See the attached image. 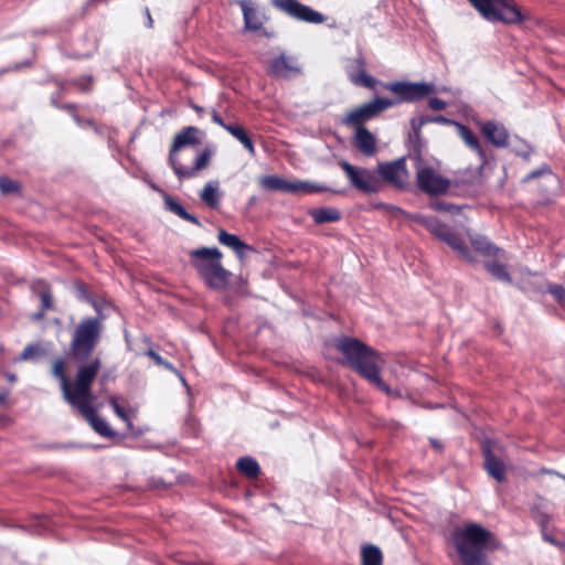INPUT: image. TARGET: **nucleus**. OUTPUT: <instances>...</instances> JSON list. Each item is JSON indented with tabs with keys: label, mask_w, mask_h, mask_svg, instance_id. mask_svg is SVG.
<instances>
[{
	"label": "nucleus",
	"mask_w": 565,
	"mask_h": 565,
	"mask_svg": "<svg viewBox=\"0 0 565 565\" xmlns=\"http://www.w3.org/2000/svg\"><path fill=\"white\" fill-rule=\"evenodd\" d=\"M145 15H146V19H147L146 26L149 28V29H152L153 28V19L151 17L149 8H147V7L145 8Z\"/></svg>",
	"instance_id": "obj_52"
},
{
	"label": "nucleus",
	"mask_w": 565,
	"mask_h": 565,
	"mask_svg": "<svg viewBox=\"0 0 565 565\" xmlns=\"http://www.w3.org/2000/svg\"><path fill=\"white\" fill-rule=\"evenodd\" d=\"M386 209L391 212L392 215L394 216H399V215H406L405 211H403L402 209L397 207V206H393V205H390V206H386Z\"/></svg>",
	"instance_id": "obj_51"
},
{
	"label": "nucleus",
	"mask_w": 565,
	"mask_h": 565,
	"mask_svg": "<svg viewBox=\"0 0 565 565\" xmlns=\"http://www.w3.org/2000/svg\"><path fill=\"white\" fill-rule=\"evenodd\" d=\"M383 87L394 94L395 98H388L394 106L401 103H413L420 100L435 92V86L427 83H409L404 81L390 82Z\"/></svg>",
	"instance_id": "obj_9"
},
{
	"label": "nucleus",
	"mask_w": 565,
	"mask_h": 565,
	"mask_svg": "<svg viewBox=\"0 0 565 565\" xmlns=\"http://www.w3.org/2000/svg\"><path fill=\"white\" fill-rule=\"evenodd\" d=\"M243 14L244 30L247 32L259 33L263 36L271 38L273 32L267 31L265 24L270 20L266 8L260 7L254 0H237Z\"/></svg>",
	"instance_id": "obj_10"
},
{
	"label": "nucleus",
	"mask_w": 565,
	"mask_h": 565,
	"mask_svg": "<svg viewBox=\"0 0 565 565\" xmlns=\"http://www.w3.org/2000/svg\"><path fill=\"white\" fill-rule=\"evenodd\" d=\"M333 347L344 358V364L362 379L386 395L392 394L391 387L382 380L379 362L380 352L358 338L341 335L334 339Z\"/></svg>",
	"instance_id": "obj_2"
},
{
	"label": "nucleus",
	"mask_w": 565,
	"mask_h": 565,
	"mask_svg": "<svg viewBox=\"0 0 565 565\" xmlns=\"http://www.w3.org/2000/svg\"><path fill=\"white\" fill-rule=\"evenodd\" d=\"M70 83L83 93H89L93 88V77L90 75L74 78Z\"/></svg>",
	"instance_id": "obj_37"
},
{
	"label": "nucleus",
	"mask_w": 565,
	"mask_h": 565,
	"mask_svg": "<svg viewBox=\"0 0 565 565\" xmlns=\"http://www.w3.org/2000/svg\"><path fill=\"white\" fill-rule=\"evenodd\" d=\"M331 191L329 188L324 185H320L317 183H312L309 181H289V192L290 193H297V192H303V193H320V192H327Z\"/></svg>",
	"instance_id": "obj_31"
},
{
	"label": "nucleus",
	"mask_w": 565,
	"mask_h": 565,
	"mask_svg": "<svg viewBox=\"0 0 565 565\" xmlns=\"http://www.w3.org/2000/svg\"><path fill=\"white\" fill-rule=\"evenodd\" d=\"M202 131L194 126L184 127L180 132H178L172 141L170 151H169V163L173 169L175 175L180 179H192L198 175V173L206 169L210 166L211 158L213 156V150L209 147L202 150V152L194 160L193 166L184 167L182 166L178 159V152L186 147V146H199L201 145Z\"/></svg>",
	"instance_id": "obj_6"
},
{
	"label": "nucleus",
	"mask_w": 565,
	"mask_h": 565,
	"mask_svg": "<svg viewBox=\"0 0 565 565\" xmlns=\"http://www.w3.org/2000/svg\"><path fill=\"white\" fill-rule=\"evenodd\" d=\"M58 109L70 113V115L73 117L74 121L77 125H81L82 120H81L79 116L77 115L78 106L76 104L65 103V104H62Z\"/></svg>",
	"instance_id": "obj_41"
},
{
	"label": "nucleus",
	"mask_w": 565,
	"mask_h": 565,
	"mask_svg": "<svg viewBox=\"0 0 565 565\" xmlns=\"http://www.w3.org/2000/svg\"><path fill=\"white\" fill-rule=\"evenodd\" d=\"M420 223L437 238L444 239L452 232V228L436 217H424Z\"/></svg>",
	"instance_id": "obj_27"
},
{
	"label": "nucleus",
	"mask_w": 565,
	"mask_h": 565,
	"mask_svg": "<svg viewBox=\"0 0 565 565\" xmlns=\"http://www.w3.org/2000/svg\"><path fill=\"white\" fill-rule=\"evenodd\" d=\"M471 245L473 249L483 256L499 257L504 255V250L495 246L489 239L483 236H477L471 238Z\"/></svg>",
	"instance_id": "obj_25"
},
{
	"label": "nucleus",
	"mask_w": 565,
	"mask_h": 565,
	"mask_svg": "<svg viewBox=\"0 0 565 565\" xmlns=\"http://www.w3.org/2000/svg\"><path fill=\"white\" fill-rule=\"evenodd\" d=\"M102 359L84 364L76 370L74 379L71 380L66 374L65 360L58 358L52 364L51 374L60 381L65 402L75 407L97 434L103 437L113 438L116 436V433L105 419L98 416L92 406L95 399L92 393V385L102 369Z\"/></svg>",
	"instance_id": "obj_1"
},
{
	"label": "nucleus",
	"mask_w": 565,
	"mask_h": 565,
	"mask_svg": "<svg viewBox=\"0 0 565 565\" xmlns=\"http://www.w3.org/2000/svg\"><path fill=\"white\" fill-rule=\"evenodd\" d=\"M376 173L381 179L398 189H404L407 185L408 172L406 169L405 158H398L391 162L379 163Z\"/></svg>",
	"instance_id": "obj_15"
},
{
	"label": "nucleus",
	"mask_w": 565,
	"mask_h": 565,
	"mask_svg": "<svg viewBox=\"0 0 565 565\" xmlns=\"http://www.w3.org/2000/svg\"><path fill=\"white\" fill-rule=\"evenodd\" d=\"M353 146L364 156L371 157L376 152V138L366 128L354 131Z\"/></svg>",
	"instance_id": "obj_21"
},
{
	"label": "nucleus",
	"mask_w": 565,
	"mask_h": 565,
	"mask_svg": "<svg viewBox=\"0 0 565 565\" xmlns=\"http://www.w3.org/2000/svg\"><path fill=\"white\" fill-rule=\"evenodd\" d=\"M547 290L559 305H565V288L562 285L551 284Z\"/></svg>",
	"instance_id": "obj_39"
},
{
	"label": "nucleus",
	"mask_w": 565,
	"mask_h": 565,
	"mask_svg": "<svg viewBox=\"0 0 565 565\" xmlns=\"http://www.w3.org/2000/svg\"><path fill=\"white\" fill-rule=\"evenodd\" d=\"M105 330L104 316L82 318L73 328L68 344V355L76 362L77 370L99 356H93L99 345Z\"/></svg>",
	"instance_id": "obj_4"
},
{
	"label": "nucleus",
	"mask_w": 565,
	"mask_h": 565,
	"mask_svg": "<svg viewBox=\"0 0 565 565\" xmlns=\"http://www.w3.org/2000/svg\"><path fill=\"white\" fill-rule=\"evenodd\" d=\"M514 152L516 156H519L525 160H530V158L533 153V148L529 143L522 142V147L515 149Z\"/></svg>",
	"instance_id": "obj_43"
},
{
	"label": "nucleus",
	"mask_w": 565,
	"mask_h": 565,
	"mask_svg": "<svg viewBox=\"0 0 565 565\" xmlns=\"http://www.w3.org/2000/svg\"><path fill=\"white\" fill-rule=\"evenodd\" d=\"M551 172H552L551 168H550L548 166H544V167H542V168H540V169H537V170H534V171H532L531 173H529V174L524 178V181L526 182V181H530V180H532V179H534V178H537V177H540V175H542V174L551 173Z\"/></svg>",
	"instance_id": "obj_45"
},
{
	"label": "nucleus",
	"mask_w": 565,
	"mask_h": 565,
	"mask_svg": "<svg viewBox=\"0 0 565 565\" xmlns=\"http://www.w3.org/2000/svg\"><path fill=\"white\" fill-rule=\"evenodd\" d=\"M190 264L205 286L215 291L225 290L232 273L222 264L223 254L216 247H200L189 253Z\"/></svg>",
	"instance_id": "obj_5"
},
{
	"label": "nucleus",
	"mask_w": 565,
	"mask_h": 565,
	"mask_svg": "<svg viewBox=\"0 0 565 565\" xmlns=\"http://www.w3.org/2000/svg\"><path fill=\"white\" fill-rule=\"evenodd\" d=\"M271 3L276 9L298 21L321 24L327 20L322 13L297 0H271Z\"/></svg>",
	"instance_id": "obj_11"
},
{
	"label": "nucleus",
	"mask_w": 565,
	"mask_h": 565,
	"mask_svg": "<svg viewBox=\"0 0 565 565\" xmlns=\"http://www.w3.org/2000/svg\"><path fill=\"white\" fill-rule=\"evenodd\" d=\"M332 192L335 193V194H342L343 193L342 190H332Z\"/></svg>",
	"instance_id": "obj_57"
},
{
	"label": "nucleus",
	"mask_w": 565,
	"mask_h": 565,
	"mask_svg": "<svg viewBox=\"0 0 565 565\" xmlns=\"http://www.w3.org/2000/svg\"><path fill=\"white\" fill-rule=\"evenodd\" d=\"M429 444L430 446L438 452H441L443 451V444L441 441H439L438 439L436 438H429Z\"/></svg>",
	"instance_id": "obj_50"
},
{
	"label": "nucleus",
	"mask_w": 565,
	"mask_h": 565,
	"mask_svg": "<svg viewBox=\"0 0 565 565\" xmlns=\"http://www.w3.org/2000/svg\"><path fill=\"white\" fill-rule=\"evenodd\" d=\"M217 239L222 245L232 248L238 257H243L245 250L252 249V247L242 241L237 235L231 234L225 230H220Z\"/></svg>",
	"instance_id": "obj_22"
},
{
	"label": "nucleus",
	"mask_w": 565,
	"mask_h": 565,
	"mask_svg": "<svg viewBox=\"0 0 565 565\" xmlns=\"http://www.w3.org/2000/svg\"><path fill=\"white\" fill-rule=\"evenodd\" d=\"M146 355L149 356L157 365H159L160 363H162V360L163 358L158 354L154 350L152 349H149L147 352H146Z\"/></svg>",
	"instance_id": "obj_48"
},
{
	"label": "nucleus",
	"mask_w": 565,
	"mask_h": 565,
	"mask_svg": "<svg viewBox=\"0 0 565 565\" xmlns=\"http://www.w3.org/2000/svg\"><path fill=\"white\" fill-rule=\"evenodd\" d=\"M190 107L201 117L204 113V108L196 105V104H190Z\"/></svg>",
	"instance_id": "obj_55"
},
{
	"label": "nucleus",
	"mask_w": 565,
	"mask_h": 565,
	"mask_svg": "<svg viewBox=\"0 0 565 565\" xmlns=\"http://www.w3.org/2000/svg\"><path fill=\"white\" fill-rule=\"evenodd\" d=\"M416 183L419 190L428 195L445 194L450 186V181L437 173L431 167L417 169Z\"/></svg>",
	"instance_id": "obj_12"
},
{
	"label": "nucleus",
	"mask_w": 565,
	"mask_h": 565,
	"mask_svg": "<svg viewBox=\"0 0 565 565\" xmlns=\"http://www.w3.org/2000/svg\"><path fill=\"white\" fill-rule=\"evenodd\" d=\"M428 106L431 110L440 111L446 108L447 104L445 100H443L438 97H433L428 100Z\"/></svg>",
	"instance_id": "obj_44"
},
{
	"label": "nucleus",
	"mask_w": 565,
	"mask_h": 565,
	"mask_svg": "<svg viewBox=\"0 0 565 565\" xmlns=\"http://www.w3.org/2000/svg\"><path fill=\"white\" fill-rule=\"evenodd\" d=\"M211 117H212V120L217 124L218 126L223 127L225 130H226V127L230 126V124H225L224 120L222 119V117L216 113L215 109H212L211 110Z\"/></svg>",
	"instance_id": "obj_46"
},
{
	"label": "nucleus",
	"mask_w": 565,
	"mask_h": 565,
	"mask_svg": "<svg viewBox=\"0 0 565 565\" xmlns=\"http://www.w3.org/2000/svg\"><path fill=\"white\" fill-rule=\"evenodd\" d=\"M483 468L487 473L499 483L505 481L507 465L497 457L489 443L482 445Z\"/></svg>",
	"instance_id": "obj_19"
},
{
	"label": "nucleus",
	"mask_w": 565,
	"mask_h": 565,
	"mask_svg": "<svg viewBox=\"0 0 565 565\" xmlns=\"http://www.w3.org/2000/svg\"><path fill=\"white\" fill-rule=\"evenodd\" d=\"M383 555L375 545H367L362 548V565H382Z\"/></svg>",
	"instance_id": "obj_33"
},
{
	"label": "nucleus",
	"mask_w": 565,
	"mask_h": 565,
	"mask_svg": "<svg viewBox=\"0 0 565 565\" xmlns=\"http://www.w3.org/2000/svg\"><path fill=\"white\" fill-rule=\"evenodd\" d=\"M308 214L318 225L341 220V212L335 207H319L309 210Z\"/></svg>",
	"instance_id": "obj_23"
},
{
	"label": "nucleus",
	"mask_w": 565,
	"mask_h": 565,
	"mask_svg": "<svg viewBox=\"0 0 565 565\" xmlns=\"http://www.w3.org/2000/svg\"><path fill=\"white\" fill-rule=\"evenodd\" d=\"M56 84L61 88V92L64 90V83L63 82H56Z\"/></svg>",
	"instance_id": "obj_56"
},
{
	"label": "nucleus",
	"mask_w": 565,
	"mask_h": 565,
	"mask_svg": "<svg viewBox=\"0 0 565 565\" xmlns=\"http://www.w3.org/2000/svg\"><path fill=\"white\" fill-rule=\"evenodd\" d=\"M109 404L110 406L113 407L115 414L120 418L122 419L125 423H127L128 426H131V420H130V417L128 415V412L119 405L118 403V398L115 397V396H111L109 398Z\"/></svg>",
	"instance_id": "obj_38"
},
{
	"label": "nucleus",
	"mask_w": 565,
	"mask_h": 565,
	"mask_svg": "<svg viewBox=\"0 0 565 565\" xmlns=\"http://www.w3.org/2000/svg\"><path fill=\"white\" fill-rule=\"evenodd\" d=\"M259 184L268 191L289 192V181L278 175H263L259 178Z\"/></svg>",
	"instance_id": "obj_29"
},
{
	"label": "nucleus",
	"mask_w": 565,
	"mask_h": 565,
	"mask_svg": "<svg viewBox=\"0 0 565 565\" xmlns=\"http://www.w3.org/2000/svg\"><path fill=\"white\" fill-rule=\"evenodd\" d=\"M456 129L466 146L478 154L480 167L483 168L487 164L488 159L486 150L482 148L478 136L472 131L470 127L461 122L456 124Z\"/></svg>",
	"instance_id": "obj_20"
},
{
	"label": "nucleus",
	"mask_w": 565,
	"mask_h": 565,
	"mask_svg": "<svg viewBox=\"0 0 565 565\" xmlns=\"http://www.w3.org/2000/svg\"><path fill=\"white\" fill-rule=\"evenodd\" d=\"M349 81L356 87L375 90L380 81L366 72V61L362 55L348 60L344 67Z\"/></svg>",
	"instance_id": "obj_14"
},
{
	"label": "nucleus",
	"mask_w": 565,
	"mask_h": 565,
	"mask_svg": "<svg viewBox=\"0 0 565 565\" xmlns=\"http://www.w3.org/2000/svg\"><path fill=\"white\" fill-rule=\"evenodd\" d=\"M433 207L436 211L448 212V213H457L459 211L458 206H456L451 203H448V202H444V201L435 203L433 205Z\"/></svg>",
	"instance_id": "obj_42"
},
{
	"label": "nucleus",
	"mask_w": 565,
	"mask_h": 565,
	"mask_svg": "<svg viewBox=\"0 0 565 565\" xmlns=\"http://www.w3.org/2000/svg\"><path fill=\"white\" fill-rule=\"evenodd\" d=\"M226 131L230 132L234 138H236L239 142L248 136L243 126L238 124H230L226 127Z\"/></svg>",
	"instance_id": "obj_40"
},
{
	"label": "nucleus",
	"mask_w": 565,
	"mask_h": 565,
	"mask_svg": "<svg viewBox=\"0 0 565 565\" xmlns=\"http://www.w3.org/2000/svg\"><path fill=\"white\" fill-rule=\"evenodd\" d=\"M39 298L41 301V309H43V311L47 312L50 310H55L53 295L49 286L39 292Z\"/></svg>",
	"instance_id": "obj_36"
},
{
	"label": "nucleus",
	"mask_w": 565,
	"mask_h": 565,
	"mask_svg": "<svg viewBox=\"0 0 565 565\" xmlns=\"http://www.w3.org/2000/svg\"><path fill=\"white\" fill-rule=\"evenodd\" d=\"M200 199L213 210L220 205L221 195L218 194L217 183L209 182L200 193Z\"/></svg>",
	"instance_id": "obj_30"
},
{
	"label": "nucleus",
	"mask_w": 565,
	"mask_h": 565,
	"mask_svg": "<svg viewBox=\"0 0 565 565\" xmlns=\"http://www.w3.org/2000/svg\"><path fill=\"white\" fill-rule=\"evenodd\" d=\"M267 73L277 78H292L301 73L296 57L281 53L268 62Z\"/></svg>",
	"instance_id": "obj_16"
},
{
	"label": "nucleus",
	"mask_w": 565,
	"mask_h": 565,
	"mask_svg": "<svg viewBox=\"0 0 565 565\" xmlns=\"http://www.w3.org/2000/svg\"><path fill=\"white\" fill-rule=\"evenodd\" d=\"M392 107H394V103L390 102L388 98L375 97L348 111L341 119V124L354 130L366 129L365 124L367 121L377 118L382 113Z\"/></svg>",
	"instance_id": "obj_8"
},
{
	"label": "nucleus",
	"mask_w": 565,
	"mask_h": 565,
	"mask_svg": "<svg viewBox=\"0 0 565 565\" xmlns=\"http://www.w3.org/2000/svg\"><path fill=\"white\" fill-rule=\"evenodd\" d=\"M451 540L463 565H489L487 552L498 550L501 545L491 531L475 522L455 529Z\"/></svg>",
	"instance_id": "obj_3"
},
{
	"label": "nucleus",
	"mask_w": 565,
	"mask_h": 565,
	"mask_svg": "<svg viewBox=\"0 0 565 565\" xmlns=\"http://www.w3.org/2000/svg\"><path fill=\"white\" fill-rule=\"evenodd\" d=\"M45 313H46V311H43V309H40L39 311L32 313L31 319L33 321H41L42 319H44Z\"/></svg>",
	"instance_id": "obj_53"
},
{
	"label": "nucleus",
	"mask_w": 565,
	"mask_h": 565,
	"mask_svg": "<svg viewBox=\"0 0 565 565\" xmlns=\"http://www.w3.org/2000/svg\"><path fill=\"white\" fill-rule=\"evenodd\" d=\"M0 192L4 195L21 192V184L9 177H0Z\"/></svg>",
	"instance_id": "obj_34"
},
{
	"label": "nucleus",
	"mask_w": 565,
	"mask_h": 565,
	"mask_svg": "<svg viewBox=\"0 0 565 565\" xmlns=\"http://www.w3.org/2000/svg\"><path fill=\"white\" fill-rule=\"evenodd\" d=\"M61 96H62V93H56V94H53V95L51 96V105H52L53 107L57 108V109H58V108L61 107V105H62V104L60 103V98H61Z\"/></svg>",
	"instance_id": "obj_49"
},
{
	"label": "nucleus",
	"mask_w": 565,
	"mask_h": 565,
	"mask_svg": "<svg viewBox=\"0 0 565 565\" xmlns=\"http://www.w3.org/2000/svg\"><path fill=\"white\" fill-rule=\"evenodd\" d=\"M444 243H446L449 247H451L454 250H456L463 259H466L470 263L475 262L471 250L466 245L463 239L456 232L452 231L444 239Z\"/></svg>",
	"instance_id": "obj_26"
},
{
	"label": "nucleus",
	"mask_w": 565,
	"mask_h": 565,
	"mask_svg": "<svg viewBox=\"0 0 565 565\" xmlns=\"http://www.w3.org/2000/svg\"><path fill=\"white\" fill-rule=\"evenodd\" d=\"M159 366H162L166 370H168L170 372H173V373L177 372L175 366L172 363H170L169 361L164 360V359L162 360V363L159 364Z\"/></svg>",
	"instance_id": "obj_54"
},
{
	"label": "nucleus",
	"mask_w": 565,
	"mask_h": 565,
	"mask_svg": "<svg viewBox=\"0 0 565 565\" xmlns=\"http://www.w3.org/2000/svg\"><path fill=\"white\" fill-rule=\"evenodd\" d=\"M471 6L487 20L507 24L520 23L524 20L521 10L513 0H468Z\"/></svg>",
	"instance_id": "obj_7"
},
{
	"label": "nucleus",
	"mask_w": 565,
	"mask_h": 565,
	"mask_svg": "<svg viewBox=\"0 0 565 565\" xmlns=\"http://www.w3.org/2000/svg\"><path fill=\"white\" fill-rule=\"evenodd\" d=\"M484 268L498 280L511 282V275L508 273L505 265L497 260H488Z\"/></svg>",
	"instance_id": "obj_32"
},
{
	"label": "nucleus",
	"mask_w": 565,
	"mask_h": 565,
	"mask_svg": "<svg viewBox=\"0 0 565 565\" xmlns=\"http://www.w3.org/2000/svg\"><path fill=\"white\" fill-rule=\"evenodd\" d=\"M241 143H242V145L247 149V151H248L252 156H254V154H255V147H254V142H253V140L250 139V137H249V136H246V138H245V139H243V140L241 141Z\"/></svg>",
	"instance_id": "obj_47"
},
{
	"label": "nucleus",
	"mask_w": 565,
	"mask_h": 565,
	"mask_svg": "<svg viewBox=\"0 0 565 565\" xmlns=\"http://www.w3.org/2000/svg\"><path fill=\"white\" fill-rule=\"evenodd\" d=\"M339 166L353 188L367 194L377 192V182L367 169L356 168L345 160L340 161Z\"/></svg>",
	"instance_id": "obj_13"
},
{
	"label": "nucleus",
	"mask_w": 565,
	"mask_h": 565,
	"mask_svg": "<svg viewBox=\"0 0 565 565\" xmlns=\"http://www.w3.org/2000/svg\"><path fill=\"white\" fill-rule=\"evenodd\" d=\"M43 353H44V350L41 348L40 344L31 343V344H28L23 349V351L21 352V354L19 356V360L26 361V360L35 359V358H39L40 355H42Z\"/></svg>",
	"instance_id": "obj_35"
},
{
	"label": "nucleus",
	"mask_w": 565,
	"mask_h": 565,
	"mask_svg": "<svg viewBox=\"0 0 565 565\" xmlns=\"http://www.w3.org/2000/svg\"><path fill=\"white\" fill-rule=\"evenodd\" d=\"M429 122H436V124H443V125H454L456 127V124L458 121H455L452 119L446 118L443 115L438 116H418L411 119V127L413 130V134L409 135L411 141L415 143V149L420 153L422 149V128L429 124Z\"/></svg>",
	"instance_id": "obj_18"
},
{
	"label": "nucleus",
	"mask_w": 565,
	"mask_h": 565,
	"mask_svg": "<svg viewBox=\"0 0 565 565\" xmlns=\"http://www.w3.org/2000/svg\"><path fill=\"white\" fill-rule=\"evenodd\" d=\"M483 138L495 148H505L509 141V132L505 126L499 121L487 120L479 124Z\"/></svg>",
	"instance_id": "obj_17"
},
{
	"label": "nucleus",
	"mask_w": 565,
	"mask_h": 565,
	"mask_svg": "<svg viewBox=\"0 0 565 565\" xmlns=\"http://www.w3.org/2000/svg\"><path fill=\"white\" fill-rule=\"evenodd\" d=\"M236 469L247 479H257L262 472L259 463L250 456L241 457L236 461Z\"/></svg>",
	"instance_id": "obj_24"
},
{
	"label": "nucleus",
	"mask_w": 565,
	"mask_h": 565,
	"mask_svg": "<svg viewBox=\"0 0 565 565\" xmlns=\"http://www.w3.org/2000/svg\"><path fill=\"white\" fill-rule=\"evenodd\" d=\"M164 204L170 212L174 213L183 221L190 222L196 226L201 225L200 220L195 215L189 213L179 202H177L170 195H164Z\"/></svg>",
	"instance_id": "obj_28"
}]
</instances>
